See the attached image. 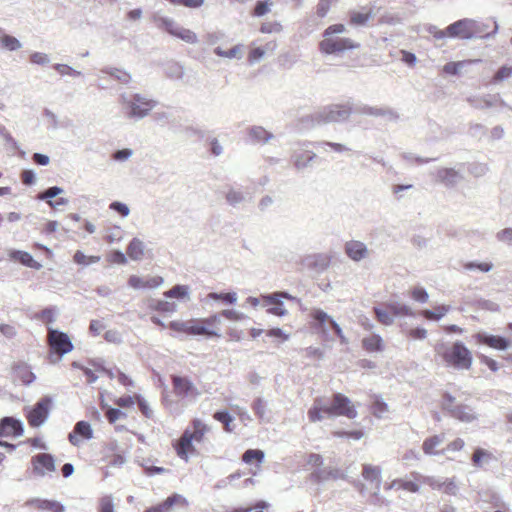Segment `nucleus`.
Listing matches in <instances>:
<instances>
[{
	"label": "nucleus",
	"mask_w": 512,
	"mask_h": 512,
	"mask_svg": "<svg viewBox=\"0 0 512 512\" xmlns=\"http://www.w3.org/2000/svg\"><path fill=\"white\" fill-rule=\"evenodd\" d=\"M101 73L109 75L111 78L124 85L130 83L132 79L129 72L116 67H104L101 69Z\"/></svg>",
	"instance_id": "nucleus-34"
},
{
	"label": "nucleus",
	"mask_w": 512,
	"mask_h": 512,
	"mask_svg": "<svg viewBox=\"0 0 512 512\" xmlns=\"http://www.w3.org/2000/svg\"><path fill=\"white\" fill-rule=\"evenodd\" d=\"M345 253L351 260L359 262L366 258L368 255V249L363 242L351 240L345 244Z\"/></svg>",
	"instance_id": "nucleus-25"
},
{
	"label": "nucleus",
	"mask_w": 512,
	"mask_h": 512,
	"mask_svg": "<svg viewBox=\"0 0 512 512\" xmlns=\"http://www.w3.org/2000/svg\"><path fill=\"white\" fill-rule=\"evenodd\" d=\"M29 504H31L34 507L41 509V510H47V511H52V512H64L65 511L64 505L55 500L32 499L29 501Z\"/></svg>",
	"instance_id": "nucleus-31"
},
{
	"label": "nucleus",
	"mask_w": 512,
	"mask_h": 512,
	"mask_svg": "<svg viewBox=\"0 0 512 512\" xmlns=\"http://www.w3.org/2000/svg\"><path fill=\"white\" fill-rule=\"evenodd\" d=\"M53 68L61 75V76H64V75H69V76H72V77H78V76H81V72L74 69L73 67L67 65V64H60V63H57V64H54L53 65Z\"/></svg>",
	"instance_id": "nucleus-61"
},
{
	"label": "nucleus",
	"mask_w": 512,
	"mask_h": 512,
	"mask_svg": "<svg viewBox=\"0 0 512 512\" xmlns=\"http://www.w3.org/2000/svg\"><path fill=\"white\" fill-rule=\"evenodd\" d=\"M475 338L479 343L501 351L507 350L510 346L509 339L503 336L488 334L486 332L477 333Z\"/></svg>",
	"instance_id": "nucleus-20"
},
{
	"label": "nucleus",
	"mask_w": 512,
	"mask_h": 512,
	"mask_svg": "<svg viewBox=\"0 0 512 512\" xmlns=\"http://www.w3.org/2000/svg\"><path fill=\"white\" fill-rule=\"evenodd\" d=\"M449 414L454 419L463 423H471L478 419V415L475 410L471 406L462 403L451 408Z\"/></svg>",
	"instance_id": "nucleus-22"
},
{
	"label": "nucleus",
	"mask_w": 512,
	"mask_h": 512,
	"mask_svg": "<svg viewBox=\"0 0 512 512\" xmlns=\"http://www.w3.org/2000/svg\"><path fill=\"white\" fill-rule=\"evenodd\" d=\"M450 307L445 305L437 306L434 310L426 309L423 316L430 319L440 320L449 311Z\"/></svg>",
	"instance_id": "nucleus-56"
},
{
	"label": "nucleus",
	"mask_w": 512,
	"mask_h": 512,
	"mask_svg": "<svg viewBox=\"0 0 512 512\" xmlns=\"http://www.w3.org/2000/svg\"><path fill=\"white\" fill-rule=\"evenodd\" d=\"M141 466L144 470V473L149 477L155 476L157 474H164V473L169 472V470L164 467H159V466L150 464V460H144L141 463Z\"/></svg>",
	"instance_id": "nucleus-57"
},
{
	"label": "nucleus",
	"mask_w": 512,
	"mask_h": 512,
	"mask_svg": "<svg viewBox=\"0 0 512 512\" xmlns=\"http://www.w3.org/2000/svg\"><path fill=\"white\" fill-rule=\"evenodd\" d=\"M355 112L363 115H369L374 117H386L391 121H396L399 118L398 113L391 108H378L363 105L358 107Z\"/></svg>",
	"instance_id": "nucleus-23"
},
{
	"label": "nucleus",
	"mask_w": 512,
	"mask_h": 512,
	"mask_svg": "<svg viewBox=\"0 0 512 512\" xmlns=\"http://www.w3.org/2000/svg\"><path fill=\"white\" fill-rule=\"evenodd\" d=\"M64 192L63 188L59 186H52L38 194L39 200H45L49 204L52 199Z\"/></svg>",
	"instance_id": "nucleus-53"
},
{
	"label": "nucleus",
	"mask_w": 512,
	"mask_h": 512,
	"mask_svg": "<svg viewBox=\"0 0 512 512\" xmlns=\"http://www.w3.org/2000/svg\"><path fill=\"white\" fill-rule=\"evenodd\" d=\"M214 53L219 57H224V58H229V59H232V58L240 59L242 57L241 45H235L234 47H232L229 50H223L221 47H216L214 49Z\"/></svg>",
	"instance_id": "nucleus-48"
},
{
	"label": "nucleus",
	"mask_w": 512,
	"mask_h": 512,
	"mask_svg": "<svg viewBox=\"0 0 512 512\" xmlns=\"http://www.w3.org/2000/svg\"><path fill=\"white\" fill-rule=\"evenodd\" d=\"M310 481L316 484H323L324 482L333 479H346V475L338 468L323 467L316 468L309 475Z\"/></svg>",
	"instance_id": "nucleus-19"
},
{
	"label": "nucleus",
	"mask_w": 512,
	"mask_h": 512,
	"mask_svg": "<svg viewBox=\"0 0 512 512\" xmlns=\"http://www.w3.org/2000/svg\"><path fill=\"white\" fill-rule=\"evenodd\" d=\"M190 289L187 285L176 284L163 293L166 298L184 299L189 296Z\"/></svg>",
	"instance_id": "nucleus-39"
},
{
	"label": "nucleus",
	"mask_w": 512,
	"mask_h": 512,
	"mask_svg": "<svg viewBox=\"0 0 512 512\" xmlns=\"http://www.w3.org/2000/svg\"><path fill=\"white\" fill-rule=\"evenodd\" d=\"M265 457L264 451L260 449H248L242 456V461L246 464H251L254 461L262 463Z\"/></svg>",
	"instance_id": "nucleus-41"
},
{
	"label": "nucleus",
	"mask_w": 512,
	"mask_h": 512,
	"mask_svg": "<svg viewBox=\"0 0 512 512\" xmlns=\"http://www.w3.org/2000/svg\"><path fill=\"white\" fill-rule=\"evenodd\" d=\"M53 399L51 396H44L40 398L33 406L25 407V416L28 424L33 428L42 426L48 419Z\"/></svg>",
	"instance_id": "nucleus-6"
},
{
	"label": "nucleus",
	"mask_w": 512,
	"mask_h": 512,
	"mask_svg": "<svg viewBox=\"0 0 512 512\" xmlns=\"http://www.w3.org/2000/svg\"><path fill=\"white\" fill-rule=\"evenodd\" d=\"M102 409L105 411L106 419L109 423H115L121 417H126V413L121 411L119 408H114L109 406L108 404L102 402Z\"/></svg>",
	"instance_id": "nucleus-42"
},
{
	"label": "nucleus",
	"mask_w": 512,
	"mask_h": 512,
	"mask_svg": "<svg viewBox=\"0 0 512 512\" xmlns=\"http://www.w3.org/2000/svg\"><path fill=\"white\" fill-rule=\"evenodd\" d=\"M266 408L267 403L261 397H257L252 403V410L254 414L262 421L266 420Z\"/></svg>",
	"instance_id": "nucleus-52"
},
{
	"label": "nucleus",
	"mask_w": 512,
	"mask_h": 512,
	"mask_svg": "<svg viewBox=\"0 0 512 512\" xmlns=\"http://www.w3.org/2000/svg\"><path fill=\"white\" fill-rule=\"evenodd\" d=\"M145 245L138 238H133L127 247V255L134 261H139L144 256Z\"/></svg>",
	"instance_id": "nucleus-36"
},
{
	"label": "nucleus",
	"mask_w": 512,
	"mask_h": 512,
	"mask_svg": "<svg viewBox=\"0 0 512 512\" xmlns=\"http://www.w3.org/2000/svg\"><path fill=\"white\" fill-rule=\"evenodd\" d=\"M387 490L389 489H403L412 493H415L419 490V485L412 480H404V479H396L392 481L385 487Z\"/></svg>",
	"instance_id": "nucleus-38"
},
{
	"label": "nucleus",
	"mask_w": 512,
	"mask_h": 512,
	"mask_svg": "<svg viewBox=\"0 0 512 512\" xmlns=\"http://www.w3.org/2000/svg\"><path fill=\"white\" fill-rule=\"evenodd\" d=\"M13 373L16 380H19L23 385H30L32 384L36 376L31 371L30 367L26 365L25 363H18L13 366Z\"/></svg>",
	"instance_id": "nucleus-26"
},
{
	"label": "nucleus",
	"mask_w": 512,
	"mask_h": 512,
	"mask_svg": "<svg viewBox=\"0 0 512 512\" xmlns=\"http://www.w3.org/2000/svg\"><path fill=\"white\" fill-rule=\"evenodd\" d=\"M214 419L223 424L224 430L226 432H232L233 427L231 423L233 422V417L227 410H219L214 413Z\"/></svg>",
	"instance_id": "nucleus-46"
},
{
	"label": "nucleus",
	"mask_w": 512,
	"mask_h": 512,
	"mask_svg": "<svg viewBox=\"0 0 512 512\" xmlns=\"http://www.w3.org/2000/svg\"><path fill=\"white\" fill-rule=\"evenodd\" d=\"M477 21L469 18L457 20L447 27L448 37L464 40L476 39L479 36Z\"/></svg>",
	"instance_id": "nucleus-9"
},
{
	"label": "nucleus",
	"mask_w": 512,
	"mask_h": 512,
	"mask_svg": "<svg viewBox=\"0 0 512 512\" xmlns=\"http://www.w3.org/2000/svg\"><path fill=\"white\" fill-rule=\"evenodd\" d=\"M166 75L172 79H182L184 76V67L178 62H171L167 65Z\"/></svg>",
	"instance_id": "nucleus-51"
},
{
	"label": "nucleus",
	"mask_w": 512,
	"mask_h": 512,
	"mask_svg": "<svg viewBox=\"0 0 512 512\" xmlns=\"http://www.w3.org/2000/svg\"><path fill=\"white\" fill-rule=\"evenodd\" d=\"M8 256L10 260L19 262L23 266L33 268L35 270H40L42 268V264L36 261L29 252L11 249L8 252Z\"/></svg>",
	"instance_id": "nucleus-24"
},
{
	"label": "nucleus",
	"mask_w": 512,
	"mask_h": 512,
	"mask_svg": "<svg viewBox=\"0 0 512 512\" xmlns=\"http://www.w3.org/2000/svg\"><path fill=\"white\" fill-rule=\"evenodd\" d=\"M126 118L139 121L150 114L156 107L157 101L149 99L140 93H122L119 96Z\"/></svg>",
	"instance_id": "nucleus-2"
},
{
	"label": "nucleus",
	"mask_w": 512,
	"mask_h": 512,
	"mask_svg": "<svg viewBox=\"0 0 512 512\" xmlns=\"http://www.w3.org/2000/svg\"><path fill=\"white\" fill-rule=\"evenodd\" d=\"M512 76V66L503 65L501 66L492 78V83L497 84Z\"/></svg>",
	"instance_id": "nucleus-59"
},
{
	"label": "nucleus",
	"mask_w": 512,
	"mask_h": 512,
	"mask_svg": "<svg viewBox=\"0 0 512 512\" xmlns=\"http://www.w3.org/2000/svg\"><path fill=\"white\" fill-rule=\"evenodd\" d=\"M464 269L467 271L479 270L483 273H487L492 270L493 264L491 262H475L469 261L463 265Z\"/></svg>",
	"instance_id": "nucleus-54"
},
{
	"label": "nucleus",
	"mask_w": 512,
	"mask_h": 512,
	"mask_svg": "<svg viewBox=\"0 0 512 512\" xmlns=\"http://www.w3.org/2000/svg\"><path fill=\"white\" fill-rule=\"evenodd\" d=\"M1 46L8 51H17L22 48V43L14 36L4 34L0 38Z\"/></svg>",
	"instance_id": "nucleus-44"
},
{
	"label": "nucleus",
	"mask_w": 512,
	"mask_h": 512,
	"mask_svg": "<svg viewBox=\"0 0 512 512\" xmlns=\"http://www.w3.org/2000/svg\"><path fill=\"white\" fill-rule=\"evenodd\" d=\"M326 415L328 417L346 416L349 419H354L358 413L347 396L335 393L332 404L330 406L327 405Z\"/></svg>",
	"instance_id": "nucleus-10"
},
{
	"label": "nucleus",
	"mask_w": 512,
	"mask_h": 512,
	"mask_svg": "<svg viewBox=\"0 0 512 512\" xmlns=\"http://www.w3.org/2000/svg\"><path fill=\"white\" fill-rule=\"evenodd\" d=\"M56 307L50 306L44 308L39 314L38 319L42 320L43 322H46L48 324H52L56 320Z\"/></svg>",
	"instance_id": "nucleus-60"
},
{
	"label": "nucleus",
	"mask_w": 512,
	"mask_h": 512,
	"mask_svg": "<svg viewBox=\"0 0 512 512\" xmlns=\"http://www.w3.org/2000/svg\"><path fill=\"white\" fill-rule=\"evenodd\" d=\"M402 158L409 163H416L418 165L428 164L430 162L437 160V158H423L420 156H416L415 154L410 152H404L402 154Z\"/></svg>",
	"instance_id": "nucleus-62"
},
{
	"label": "nucleus",
	"mask_w": 512,
	"mask_h": 512,
	"mask_svg": "<svg viewBox=\"0 0 512 512\" xmlns=\"http://www.w3.org/2000/svg\"><path fill=\"white\" fill-rule=\"evenodd\" d=\"M176 504H182L183 506L188 505L187 499L178 494L173 493L167 497L163 502L147 508L144 512H171L172 508Z\"/></svg>",
	"instance_id": "nucleus-21"
},
{
	"label": "nucleus",
	"mask_w": 512,
	"mask_h": 512,
	"mask_svg": "<svg viewBox=\"0 0 512 512\" xmlns=\"http://www.w3.org/2000/svg\"><path fill=\"white\" fill-rule=\"evenodd\" d=\"M24 433L23 422L15 417L6 416L0 419L1 437H20Z\"/></svg>",
	"instance_id": "nucleus-16"
},
{
	"label": "nucleus",
	"mask_w": 512,
	"mask_h": 512,
	"mask_svg": "<svg viewBox=\"0 0 512 512\" xmlns=\"http://www.w3.org/2000/svg\"><path fill=\"white\" fill-rule=\"evenodd\" d=\"M331 263V257L325 253H314L303 257L301 264L304 268L316 272H324Z\"/></svg>",
	"instance_id": "nucleus-14"
},
{
	"label": "nucleus",
	"mask_w": 512,
	"mask_h": 512,
	"mask_svg": "<svg viewBox=\"0 0 512 512\" xmlns=\"http://www.w3.org/2000/svg\"><path fill=\"white\" fill-rule=\"evenodd\" d=\"M169 328L176 332H183L189 336H205L207 338L220 337V334L208 328L200 319H190L186 321L174 320L169 323Z\"/></svg>",
	"instance_id": "nucleus-5"
},
{
	"label": "nucleus",
	"mask_w": 512,
	"mask_h": 512,
	"mask_svg": "<svg viewBox=\"0 0 512 512\" xmlns=\"http://www.w3.org/2000/svg\"><path fill=\"white\" fill-rule=\"evenodd\" d=\"M211 300L222 301L226 305H232L237 301V294L235 292L217 293L211 292L207 296Z\"/></svg>",
	"instance_id": "nucleus-45"
},
{
	"label": "nucleus",
	"mask_w": 512,
	"mask_h": 512,
	"mask_svg": "<svg viewBox=\"0 0 512 512\" xmlns=\"http://www.w3.org/2000/svg\"><path fill=\"white\" fill-rule=\"evenodd\" d=\"M272 2L268 1H257L253 9L252 15L255 17H262L270 11Z\"/></svg>",
	"instance_id": "nucleus-63"
},
{
	"label": "nucleus",
	"mask_w": 512,
	"mask_h": 512,
	"mask_svg": "<svg viewBox=\"0 0 512 512\" xmlns=\"http://www.w3.org/2000/svg\"><path fill=\"white\" fill-rule=\"evenodd\" d=\"M193 436H191V432L186 430L181 436L179 444L176 446L177 455L187 460V451L192 447Z\"/></svg>",
	"instance_id": "nucleus-37"
},
{
	"label": "nucleus",
	"mask_w": 512,
	"mask_h": 512,
	"mask_svg": "<svg viewBox=\"0 0 512 512\" xmlns=\"http://www.w3.org/2000/svg\"><path fill=\"white\" fill-rule=\"evenodd\" d=\"M362 347L367 352H381L384 350L383 339L379 334H373L362 339Z\"/></svg>",
	"instance_id": "nucleus-32"
},
{
	"label": "nucleus",
	"mask_w": 512,
	"mask_h": 512,
	"mask_svg": "<svg viewBox=\"0 0 512 512\" xmlns=\"http://www.w3.org/2000/svg\"><path fill=\"white\" fill-rule=\"evenodd\" d=\"M435 179L446 188H454L464 180V176L455 168H439L435 172Z\"/></svg>",
	"instance_id": "nucleus-17"
},
{
	"label": "nucleus",
	"mask_w": 512,
	"mask_h": 512,
	"mask_svg": "<svg viewBox=\"0 0 512 512\" xmlns=\"http://www.w3.org/2000/svg\"><path fill=\"white\" fill-rule=\"evenodd\" d=\"M359 47L358 43H355L350 38L341 37H323V40L319 43V49L323 54L332 55L345 52L347 50L356 49Z\"/></svg>",
	"instance_id": "nucleus-11"
},
{
	"label": "nucleus",
	"mask_w": 512,
	"mask_h": 512,
	"mask_svg": "<svg viewBox=\"0 0 512 512\" xmlns=\"http://www.w3.org/2000/svg\"><path fill=\"white\" fill-rule=\"evenodd\" d=\"M313 320L315 321L318 328H322L325 330V324L328 322L332 329H336V335L339 337L340 342L342 344H347L348 339L343 334L342 328L340 325L325 311L322 309H314L311 313Z\"/></svg>",
	"instance_id": "nucleus-15"
},
{
	"label": "nucleus",
	"mask_w": 512,
	"mask_h": 512,
	"mask_svg": "<svg viewBox=\"0 0 512 512\" xmlns=\"http://www.w3.org/2000/svg\"><path fill=\"white\" fill-rule=\"evenodd\" d=\"M32 472L34 475L44 477L47 473L55 472V458L50 453H39L31 458Z\"/></svg>",
	"instance_id": "nucleus-12"
},
{
	"label": "nucleus",
	"mask_w": 512,
	"mask_h": 512,
	"mask_svg": "<svg viewBox=\"0 0 512 512\" xmlns=\"http://www.w3.org/2000/svg\"><path fill=\"white\" fill-rule=\"evenodd\" d=\"M467 102L475 109H488L497 104L502 107H507L506 102L500 97L499 94H486L483 96H470Z\"/></svg>",
	"instance_id": "nucleus-18"
},
{
	"label": "nucleus",
	"mask_w": 512,
	"mask_h": 512,
	"mask_svg": "<svg viewBox=\"0 0 512 512\" xmlns=\"http://www.w3.org/2000/svg\"><path fill=\"white\" fill-rule=\"evenodd\" d=\"M492 455L488 451L482 448H476L472 455L473 465L477 468L482 467L484 459H491Z\"/></svg>",
	"instance_id": "nucleus-58"
},
{
	"label": "nucleus",
	"mask_w": 512,
	"mask_h": 512,
	"mask_svg": "<svg viewBox=\"0 0 512 512\" xmlns=\"http://www.w3.org/2000/svg\"><path fill=\"white\" fill-rule=\"evenodd\" d=\"M373 16L374 14L371 9L366 13L352 11L350 13V22L355 26H364Z\"/></svg>",
	"instance_id": "nucleus-43"
},
{
	"label": "nucleus",
	"mask_w": 512,
	"mask_h": 512,
	"mask_svg": "<svg viewBox=\"0 0 512 512\" xmlns=\"http://www.w3.org/2000/svg\"><path fill=\"white\" fill-rule=\"evenodd\" d=\"M373 311L375 313L377 321L380 322L381 324L386 325V326L393 324L394 317L389 310L387 311L381 307L375 306L373 308Z\"/></svg>",
	"instance_id": "nucleus-49"
},
{
	"label": "nucleus",
	"mask_w": 512,
	"mask_h": 512,
	"mask_svg": "<svg viewBox=\"0 0 512 512\" xmlns=\"http://www.w3.org/2000/svg\"><path fill=\"white\" fill-rule=\"evenodd\" d=\"M444 361L458 370L470 369L472 365V354L461 341H456L443 353Z\"/></svg>",
	"instance_id": "nucleus-4"
},
{
	"label": "nucleus",
	"mask_w": 512,
	"mask_h": 512,
	"mask_svg": "<svg viewBox=\"0 0 512 512\" xmlns=\"http://www.w3.org/2000/svg\"><path fill=\"white\" fill-rule=\"evenodd\" d=\"M174 37H177L182 41L190 44H195L198 42V37L196 33L191 31L190 29H186L181 26H179L178 29L176 30Z\"/></svg>",
	"instance_id": "nucleus-47"
},
{
	"label": "nucleus",
	"mask_w": 512,
	"mask_h": 512,
	"mask_svg": "<svg viewBox=\"0 0 512 512\" xmlns=\"http://www.w3.org/2000/svg\"><path fill=\"white\" fill-rule=\"evenodd\" d=\"M362 476L365 480L376 483V489L379 490L381 484V469L377 466H372L370 464L363 465Z\"/></svg>",
	"instance_id": "nucleus-35"
},
{
	"label": "nucleus",
	"mask_w": 512,
	"mask_h": 512,
	"mask_svg": "<svg viewBox=\"0 0 512 512\" xmlns=\"http://www.w3.org/2000/svg\"><path fill=\"white\" fill-rule=\"evenodd\" d=\"M327 405L321 397L314 399L312 407L308 410V418L310 422L315 423L323 419V414L326 415Z\"/></svg>",
	"instance_id": "nucleus-30"
},
{
	"label": "nucleus",
	"mask_w": 512,
	"mask_h": 512,
	"mask_svg": "<svg viewBox=\"0 0 512 512\" xmlns=\"http://www.w3.org/2000/svg\"><path fill=\"white\" fill-rule=\"evenodd\" d=\"M152 21L159 29L165 30L172 36H174L176 30L179 27V25L172 18L162 16L159 12H155L152 15Z\"/></svg>",
	"instance_id": "nucleus-28"
},
{
	"label": "nucleus",
	"mask_w": 512,
	"mask_h": 512,
	"mask_svg": "<svg viewBox=\"0 0 512 512\" xmlns=\"http://www.w3.org/2000/svg\"><path fill=\"white\" fill-rule=\"evenodd\" d=\"M226 201L229 205L236 207L238 204L245 200V196L242 191L229 189L225 195Z\"/></svg>",
	"instance_id": "nucleus-55"
},
{
	"label": "nucleus",
	"mask_w": 512,
	"mask_h": 512,
	"mask_svg": "<svg viewBox=\"0 0 512 512\" xmlns=\"http://www.w3.org/2000/svg\"><path fill=\"white\" fill-rule=\"evenodd\" d=\"M47 330L49 351L51 356H57V361L74 349V345L67 333L54 329L50 326L47 327Z\"/></svg>",
	"instance_id": "nucleus-7"
},
{
	"label": "nucleus",
	"mask_w": 512,
	"mask_h": 512,
	"mask_svg": "<svg viewBox=\"0 0 512 512\" xmlns=\"http://www.w3.org/2000/svg\"><path fill=\"white\" fill-rule=\"evenodd\" d=\"M173 391L179 398H196L199 391L194 383L186 376L172 375L171 376Z\"/></svg>",
	"instance_id": "nucleus-13"
},
{
	"label": "nucleus",
	"mask_w": 512,
	"mask_h": 512,
	"mask_svg": "<svg viewBox=\"0 0 512 512\" xmlns=\"http://www.w3.org/2000/svg\"><path fill=\"white\" fill-rule=\"evenodd\" d=\"M311 147L323 148L325 151H327V148H331L337 153L350 150L344 144L330 141L311 142L308 140H298L293 142L289 149V162L296 172L302 173L313 168L318 156Z\"/></svg>",
	"instance_id": "nucleus-1"
},
{
	"label": "nucleus",
	"mask_w": 512,
	"mask_h": 512,
	"mask_svg": "<svg viewBox=\"0 0 512 512\" xmlns=\"http://www.w3.org/2000/svg\"><path fill=\"white\" fill-rule=\"evenodd\" d=\"M248 136H249L250 140L252 141V143H255V144H266L271 139L274 138V135L271 132L267 131L262 126H256V125L251 126L248 129Z\"/></svg>",
	"instance_id": "nucleus-27"
},
{
	"label": "nucleus",
	"mask_w": 512,
	"mask_h": 512,
	"mask_svg": "<svg viewBox=\"0 0 512 512\" xmlns=\"http://www.w3.org/2000/svg\"><path fill=\"white\" fill-rule=\"evenodd\" d=\"M147 305L150 310L157 311L162 314H173L177 310V304L175 302L155 298H150Z\"/></svg>",
	"instance_id": "nucleus-29"
},
{
	"label": "nucleus",
	"mask_w": 512,
	"mask_h": 512,
	"mask_svg": "<svg viewBox=\"0 0 512 512\" xmlns=\"http://www.w3.org/2000/svg\"><path fill=\"white\" fill-rule=\"evenodd\" d=\"M82 439L89 440L93 437L91 425L84 420L78 421L73 429Z\"/></svg>",
	"instance_id": "nucleus-40"
},
{
	"label": "nucleus",
	"mask_w": 512,
	"mask_h": 512,
	"mask_svg": "<svg viewBox=\"0 0 512 512\" xmlns=\"http://www.w3.org/2000/svg\"><path fill=\"white\" fill-rule=\"evenodd\" d=\"M444 440H445L444 434L434 435V436L426 438L422 445V449H423L424 453L427 455L442 454L444 451L439 452V451H436L435 448L437 446H439L440 444H442L444 442Z\"/></svg>",
	"instance_id": "nucleus-33"
},
{
	"label": "nucleus",
	"mask_w": 512,
	"mask_h": 512,
	"mask_svg": "<svg viewBox=\"0 0 512 512\" xmlns=\"http://www.w3.org/2000/svg\"><path fill=\"white\" fill-rule=\"evenodd\" d=\"M387 309L391 312V314L394 316L398 315H406L411 316L412 311L409 306L399 303V302H391L386 305Z\"/></svg>",
	"instance_id": "nucleus-50"
},
{
	"label": "nucleus",
	"mask_w": 512,
	"mask_h": 512,
	"mask_svg": "<svg viewBox=\"0 0 512 512\" xmlns=\"http://www.w3.org/2000/svg\"><path fill=\"white\" fill-rule=\"evenodd\" d=\"M353 112L352 104H330L322 107L310 115L311 121L315 125L344 122L348 120Z\"/></svg>",
	"instance_id": "nucleus-3"
},
{
	"label": "nucleus",
	"mask_w": 512,
	"mask_h": 512,
	"mask_svg": "<svg viewBox=\"0 0 512 512\" xmlns=\"http://www.w3.org/2000/svg\"><path fill=\"white\" fill-rule=\"evenodd\" d=\"M496 239L508 246H512V228H504L496 233Z\"/></svg>",
	"instance_id": "nucleus-64"
},
{
	"label": "nucleus",
	"mask_w": 512,
	"mask_h": 512,
	"mask_svg": "<svg viewBox=\"0 0 512 512\" xmlns=\"http://www.w3.org/2000/svg\"><path fill=\"white\" fill-rule=\"evenodd\" d=\"M261 300L264 307L267 308V313L274 316L283 317L287 315L288 311L284 307V300L295 301L297 298L292 296L287 291H276L268 294H262Z\"/></svg>",
	"instance_id": "nucleus-8"
}]
</instances>
